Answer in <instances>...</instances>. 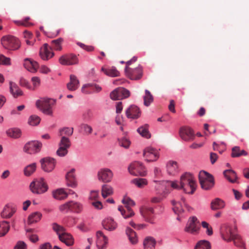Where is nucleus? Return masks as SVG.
I'll return each instance as SVG.
<instances>
[{
	"instance_id": "54",
	"label": "nucleus",
	"mask_w": 249,
	"mask_h": 249,
	"mask_svg": "<svg viewBox=\"0 0 249 249\" xmlns=\"http://www.w3.org/2000/svg\"><path fill=\"white\" fill-rule=\"evenodd\" d=\"M231 241H233L234 245L237 247L240 248L244 247L243 241L242 240L240 236L237 234L234 236Z\"/></svg>"
},
{
	"instance_id": "31",
	"label": "nucleus",
	"mask_w": 249,
	"mask_h": 249,
	"mask_svg": "<svg viewBox=\"0 0 249 249\" xmlns=\"http://www.w3.org/2000/svg\"><path fill=\"white\" fill-rule=\"evenodd\" d=\"M79 86V82L77 77L74 75H70V82L67 84V89L71 91H74Z\"/></svg>"
},
{
	"instance_id": "6",
	"label": "nucleus",
	"mask_w": 249,
	"mask_h": 249,
	"mask_svg": "<svg viewBox=\"0 0 249 249\" xmlns=\"http://www.w3.org/2000/svg\"><path fill=\"white\" fill-rule=\"evenodd\" d=\"M1 41L3 47L7 50L15 51L18 50L20 46L18 39L12 36H3Z\"/></svg>"
},
{
	"instance_id": "9",
	"label": "nucleus",
	"mask_w": 249,
	"mask_h": 249,
	"mask_svg": "<svg viewBox=\"0 0 249 249\" xmlns=\"http://www.w3.org/2000/svg\"><path fill=\"white\" fill-rule=\"evenodd\" d=\"M129 172L134 176H145L146 171L142 164L139 161H134L128 168Z\"/></svg>"
},
{
	"instance_id": "3",
	"label": "nucleus",
	"mask_w": 249,
	"mask_h": 249,
	"mask_svg": "<svg viewBox=\"0 0 249 249\" xmlns=\"http://www.w3.org/2000/svg\"><path fill=\"white\" fill-rule=\"evenodd\" d=\"M153 182L156 184L154 186V189L156 194L166 198L170 193L171 181L170 180L158 181L154 180Z\"/></svg>"
},
{
	"instance_id": "50",
	"label": "nucleus",
	"mask_w": 249,
	"mask_h": 249,
	"mask_svg": "<svg viewBox=\"0 0 249 249\" xmlns=\"http://www.w3.org/2000/svg\"><path fill=\"white\" fill-rule=\"evenodd\" d=\"M7 135L14 138H19L21 135V131L18 128L10 129L6 132Z\"/></svg>"
},
{
	"instance_id": "45",
	"label": "nucleus",
	"mask_w": 249,
	"mask_h": 249,
	"mask_svg": "<svg viewBox=\"0 0 249 249\" xmlns=\"http://www.w3.org/2000/svg\"><path fill=\"white\" fill-rule=\"evenodd\" d=\"M131 182L140 188H142L148 184L147 180L144 178H135Z\"/></svg>"
},
{
	"instance_id": "40",
	"label": "nucleus",
	"mask_w": 249,
	"mask_h": 249,
	"mask_svg": "<svg viewBox=\"0 0 249 249\" xmlns=\"http://www.w3.org/2000/svg\"><path fill=\"white\" fill-rule=\"evenodd\" d=\"M63 41L62 38H59L53 40L51 42L50 50L53 49L56 51H61L62 49L61 44Z\"/></svg>"
},
{
	"instance_id": "60",
	"label": "nucleus",
	"mask_w": 249,
	"mask_h": 249,
	"mask_svg": "<svg viewBox=\"0 0 249 249\" xmlns=\"http://www.w3.org/2000/svg\"><path fill=\"white\" fill-rule=\"evenodd\" d=\"M81 128L84 131L86 135H89L92 133V128L90 125H89L88 124H83L81 125Z\"/></svg>"
},
{
	"instance_id": "25",
	"label": "nucleus",
	"mask_w": 249,
	"mask_h": 249,
	"mask_svg": "<svg viewBox=\"0 0 249 249\" xmlns=\"http://www.w3.org/2000/svg\"><path fill=\"white\" fill-rule=\"evenodd\" d=\"M102 225L105 229L108 231H114L117 227V223L111 218H107L102 221Z\"/></svg>"
},
{
	"instance_id": "55",
	"label": "nucleus",
	"mask_w": 249,
	"mask_h": 249,
	"mask_svg": "<svg viewBox=\"0 0 249 249\" xmlns=\"http://www.w3.org/2000/svg\"><path fill=\"white\" fill-rule=\"evenodd\" d=\"M40 119L38 116L33 115L30 117L28 123L30 125L34 126L40 123Z\"/></svg>"
},
{
	"instance_id": "15",
	"label": "nucleus",
	"mask_w": 249,
	"mask_h": 249,
	"mask_svg": "<svg viewBox=\"0 0 249 249\" xmlns=\"http://www.w3.org/2000/svg\"><path fill=\"white\" fill-rule=\"evenodd\" d=\"M41 168L46 172H51L55 166L56 161L53 158L46 157L41 160Z\"/></svg>"
},
{
	"instance_id": "7",
	"label": "nucleus",
	"mask_w": 249,
	"mask_h": 249,
	"mask_svg": "<svg viewBox=\"0 0 249 249\" xmlns=\"http://www.w3.org/2000/svg\"><path fill=\"white\" fill-rule=\"evenodd\" d=\"M199 180L201 187L204 190H209L214 185V179L212 175L205 171H200L199 174Z\"/></svg>"
},
{
	"instance_id": "44",
	"label": "nucleus",
	"mask_w": 249,
	"mask_h": 249,
	"mask_svg": "<svg viewBox=\"0 0 249 249\" xmlns=\"http://www.w3.org/2000/svg\"><path fill=\"white\" fill-rule=\"evenodd\" d=\"M73 132V129L72 127H63L59 130V136L61 137H70L71 136Z\"/></svg>"
},
{
	"instance_id": "18",
	"label": "nucleus",
	"mask_w": 249,
	"mask_h": 249,
	"mask_svg": "<svg viewBox=\"0 0 249 249\" xmlns=\"http://www.w3.org/2000/svg\"><path fill=\"white\" fill-rule=\"evenodd\" d=\"M221 233L223 239L227 241H231L234 236L237 234L231 227L227 225L222 227L221 230Z\"/></svg>"
},
{
	"instance_id": "57",
	"label": "nucleus",
	"mask_w": 249,
	"mask_h": 249,
	"mask_svg": "<svg viewBox=\"0 0 249 249\" xmlns=\"http://www.w3.org/2000/svg\"><path fill=\"white\" fill-rule=\"evenodd\" d=\"M10 66L11 65V59L3 54H0V65Z\"/></svg>"
},
{
	"instance_id": "13",
	"label": "nucleus",
	"mask_w": 249,
	"mask_h": 249,
	"mask_svg": "<svg viewBox=\"0 0 249 249\" xmlns=\"http://www.w3.org/2000/svg\"><path fill=\"white\" fill-rule=\"evenodd\" d=\"M200 228L199 221L196 216L190 217L185 229L186 232L195 234L196 233Z\"/></svg>"
},
{
	"instance_id": "59",
	"label": "nucleus",
	"mask_w": 249,
	"mask_h": 249,
	"mask_svg": "<svg viewBox=\"0 0 249 249\" xmlns=\"http://www.w3.org/2000/svg\"><path fill=\"white\" fill-rule=\"evenodd\" d=\"M202 227L206 229V233L208 235H212L213 234V229L209 224L205 221H203L201 223Z\"/></svg>"
},
{
	"instance_id": "49",
	"label": "nucleus",
	"mask_w": 249,
	"mask_h": 249,
	"mask_svg": "<svg viewBox=\"0 0 249 249\" xmlns=\"http://www.w3.org/2000/svg\"><path fill=\"white\" fill-rule=\"evenodd\" d=\"M102 70L105 72V73L108 76L112 77L118 76L120 75L119 71L117 70L115 68H112L109 69H102Z\"/></svg>"
},
{
	"instance_id": "52",
	"label": "nucleus",
	"mask_w": 249,
	"mask_h": 249,
	"mask_svg": "<svg viewBox=\"0 0 249 249\" xmlns=\"http://www.w3.org/2000/svg\"><path fill=\"white\" fill-rule=\"evenodd\" d=\"M195 249H211V247L209 242L200 241L196 244Z\"/></svg>"
},
{
	"instance_id": "28",
	"label": "nucleus",
	"mask_w": 249,
	"mask_h": 249,
	"mask_svg": "<svg viewBox=\"0 0 249 249\" xmlns=\"http://www.w3.org/2000/svg\"><path fill=\"white\" fill-rule=\"evenodd\" d=\"M24 66L28 71L33 73L36 72L38 68V64L36 62L28 58L25 59Z\"/></svg>"
},
{
	"instance_id": "17",
	"label": "nucleus",
	"mask_w": 249,
	"mask_h": 249,
	"mask_svg": "<svg viewBox=\"0 0 249 249\" xmlns=\"http://www.w3.org/2000/svg\"><path fill=\"white\" fill-rule=\"evenodd\" d=\"M59 62L63 65H72L77 64L78 60L75 55L71 54L61 56L59 59Z\"/></svg>"
},
{
	"instance_id": "43",
	"label": "nucleus",
	"mask_w": 249,
	"mask_h": 249,
	"mask_svg": "<svg viewBox=\"0 0 249 249\" xmlns=\"http://www.w3.org/2000/svg\"><path fill=\"white\" fill-rule=\"evenodd\" d=\"M113 190L111 186L107 184H104L102 187V196L104 198L112 195Z\"/></svg>"
},
{
	"instance_id": "53",
	"label": "nucleus",
	"mask_w": 249,
	"mask_h": 249,
	"mask_svg": "<svg viewBox=\"0 0 249 249\" xmlns=\"http://www.w3.org/2000/svg\"><path fill=\"white\" fill-rule=\"evenodd\" d=\"M119 145L125 148L129 147L130 144V141L126 137H123L118 139Z\"/></svg>"
},
{
	"instance_id": "51",
	"label": "nucleus",
	"mask_w": 249,
	"mask_h": 249,
	"mask_svg": "<svg viewBox=\"0 0 249 249\" xmlns=\"http://www.w3.org/2000/svg\"><path fill=\"white\" fill-rule=\"evenodd\" d=\"M52 228L53 231L58 235V237H59V235H61L66 231L65 229L63 226H60L56 223L53 224Z\"/></svg>"
},
{
	"instance_id": "27",
	"label": "nucleus",
	"mask_w": 249,
	"mask_h": 249,
	"mask_svg": "<svg viewBox=\"0 0 249 249\" xmlns=\"http://www.w3.org/2000/svg\"><path fill=\"white\" fill-rule=\"evenodd\" d=\"M118 210L120 212L121 215L125 219L131 217L135 215V213L129 206H125V207H124L120 206L118 207Z\"/></svg>"
},
{
	"instance_id": "29",
	"label": "nucleus",
	"mask_w": 249,
	"mask_h": 249,
	"mask_svg": "<svg viewBox=\"0 0 249 249\" xmlns=\"http://www.w3.org/2000/svg\"><path fill=\"white\" fill-rule=\"evenodd\" d=\"M10 92L14 98H17L23 95L22 91L19 88L17 84L13 82H9Z\"/></svg>"
},
{
	"instance_id": "42",
	"label": "nucleus",
	"mask_w": 249,
	"mask_h": 249,
	"mask_svg": "<svg viewBox=\"0 0 249 249\" xmlns=\"http://www.w3.org/2000/svg\"><path fill=\"white\" fill-rule=\"evenodd\" d=\"M247 152L244 150H241L238 146H234L232 148L231 156L233 158L239 157L241 156H247Z\"/></svg>"
},
{
	"instance_id": "58",
	"label": "nucleus",
	"mask_w": 249,
	"mask_h": 249,
	"mask_svg": "<svg viewBox=\"0 0 249 249\" xmlns=\"http://www.w3.org/2000/svg\"><path fill=\"white\" fill-rule=\"evenodd\" d=\"M122 203L124 204L125 206H134L135 205V202L130 197L125 196L122 200Z\"/></svg>"
},
{
	"instance_id": "34",
	"label": "nucleus",
	"mask_w": 249,
	"mask_h": 249,
	"mask_svg": "<svg viewBox=\"0 0 249 249\" xmlns=\"http://www.w3.org/2000/svg\"><path fill=\"white\" fill-rule=\"evenodd\" d=\"M156 240L151 236L146 237L143 242L144 249H154L156 245Z\"/></svg>"
},
{
	"instance_id": "11",
	"label": "nucleus",
	"mask_w": 249,
	"mask_h": 249,
	"mask_svg": "<svg viewBox=\"0 0 249 249\" xmlns=\"http://www.w3.org/2000/svg\"><path fill=\"white\" fill-rule=\"evenodd\" d=\"M124 71L126 76L131 80H139L142 76V69L140 66L135 69L125 67Z\"/></svg>"
},
{
	"instance_id": "38",
	"label": "nucleus",
	"mask_w": 249,
	"mask_h": 249,
	"mask_svg": "<svg viewBox=\"0 0 249 249\" xmlns=\"http://www.w3.org/2000/svg\"><path fill=\"white\" fill-rule=\"evenodd\" d=\"M125 232L127 235L130 242L133 244H135L138 242V238L136 233L131 229L127 227L126 229Z\"/></svg>"
},
{
	"instance_id": "10",
	"label": "nucleus",
	"mask_w": 249,
	"mask_h": 249,
	"mask_svg": "<svg viewBox=\"0 0 249 249\" xmlns=\"http://www.w3.org/2000/svg\"><path fill=\"white\" fill-rule=\"evenodd\" d=\"M42 144L38 141H32L27 142L23 148L25 152L29 154H34L40 151Z\"/></svg>"
},
{
	"instance_id": "46",
	"label": "nucleus",
	"mask_w": 249,
	"mask_h": 249,
	"mask_svg": "<svg viewBox=\"0 0 249 249\" xmlns=\"http://www.w3.org/2000/svg\"><path fill=\"white\" fill-rule=\"evenodd\" d=\"M148 125L146 124L138 128L137 131L142 137L146 138H149L150 137V134L148 130Z\"/></svg>"
},
{
	"instance_id": "39",
	"label": "nucleus",
	"mask_w": 249,
	"mask_h": 249,
	"mask_svg": "<svg viewBox=\"0 0 249 249\" xmlns=\"http://www.w3.org/2000/svg\"><path fill=\"white\" fill-rule=\"evenodd\" d=\"M42 214L38 212L31 213L28 217V223L32 224L38 222L41 218Z\"/></svg>"
},
{
	"instance_id": "1",
	"label": "nucleus",
	"mask_w": 249,
	"mask_h": 249,
	"mask_svg": "<svg viewBox=\"0 0 249 249\" xmlns=\"http://www.w3.org/2000/svg\"><path fill=\"white\" fill-rule=\"evenodd\" d=\"M196 183L194 176L190 173H186L180 177V182L172 181V188L182 189L189 194H193L196 190Z\"/></svg>"
},
{
	"instance_id": "24",
	"label": "nucleus",
	"mask_w": 249,
	"mask_h": 249,
	"mask_svg": "<svg viewBox=\"0 0 249 249\" xmlns=\"http://www.w3.org/2000/svg\"><path fill=\"white\" fill-rule=\"evenodd\" d=\"M125 113L128 118L137 119L140 117L141 112L137 106L132 105L126 109Z\"/></svg>"
},
{
	"instance_id": "14",
	"label": "nucleus",
	"mask_w": 249,
	"mask_h": 249,
	"mask_svg": "<svg viewBox=\"0 0 249 249\" xmlns=\"http://www.w3.org/2000/svg\"><path fill=\"white\" fill-rule=\"evenodd\" d=\"M113 176L112 172L108 168L101 169L97 174L98 179L105 183H108L111 181Z\"/></svg>"
},
{
	"instance_id": "26",
	"label": "nucleus",
	"mask_w": 249,
	"mask_h": 249,
	"mask_svg": "<svg viewBox=\"0 0 249 249\" xmlns=\"http://www.w3.org/2000/svg\"><path fill=\"white\" fill-rule=\"evenodd\" d=\"M74 172L75 169H71L66 176L67 185L72 188H75L77 186Z\"/></svg>"
},
{
	"instance_id": "30",
	"label": "nucleus",
	"mask_w": 249,
	"mask_h": 249,
	"mask_svg": "<svg viewBox=\"0 0 249 249\" xmlns=\"http://www.w3.org/2000/svg\"><path fill=\"white\" fill-rule=\"evenodd\" d=\"M172 210L174 211L175 214L177 215L176 219L180 221L181 218V215L183 212V210L180 203L175 202L172 200Z\"/></svg>"
},
{
	"instance_id": "12",
	"label": "nucleus",
	"mask_w": 249,
	"mask_h": 249,
	"mask_svg": "<svg viewBox=\"0 0 249 249\" xmlns=\"http://www.w3.org/2000/svg\"><path fill=\"white\" fill-rule=\"evenodd\" d=\"M130 92L127 89L123 88H118L112 91L110 94L111 99L114 100H122L127 98Z\"/></svg>"
},
{
	"instance_id": "16",
	"label": "nucleus",
	"mask_w": 249,
	"mask_h": 249,
	"mask_svg": "<svg viewBox=\"0 0 249 249\" xmlns=\"http://www.w3.org/2000/svg\"><path fill=\"white\" fill-rule=\"evenodd\" d=\"M143 155L147 161H155L159 158L158 150L151 147H147L144 150Z\"/></svg>"
},
{
	"instance_id": "64",
	"label": "nucleus",
	"mask_w": 249,
	"mask_h": 249,
	"mask_svg": "<svg viewBox=\"0 0 249 249\" xmlns=\"http://www.w3.org/2000/svg\"><path fill=\"white\" fill-rule=\"evenodd\" d=\"M14 249H26V245L23 241H18L15 246Z\"/></svg>"
},
{
	"instance_id": "35",
	"label": "nucleus",
	"mask_w": 249,
	"mask_h": 249,
	"mask_svg": "<svg viewBox=\"0 0 249 249\" xmlns=\"http://www.w3.org/2000/svg\"><path fill=\"white\" fill-rule=\"evenodd\" d=\"M223 174L225 177L231 182L234 183L236 181L237 177L233 170L231 169L226 170L224 171Z\"/></svg>"
},
{
	"instance_id": "2",
	"label": "nucleus",
	"mask_w": 249,
	"mask_h": 249,
	"mask_svg": "<svg viewBox=\"0 0 249 249\" xmlns=\"http://www.w3.org/2000/svg\"><path fill=\"white\" fill-rule=\"evenodd\" d=\"M83 209L82 205L76 201L71 200L60 205L58 209L63 213H80Z\"/></svg>"
},
{
	"instance_id": "21",
	"label": "nucleus",
	"mask_w": 249,
	"mask_h": 249,
	"mask_svg": "<svg viewBox=\"0 0 249 249\" xmlns=\"http://www.w3.org/2000/svg\"><path fill=\"white\" fill-rule=\"evenodd\" d=\"M48 44H44L40 49L39 55L43 60H48L54 56V53L49 49Z\"/></svg>"
},
{
	"instance_id": "37",
	"label": "nucleus",
	"mask_w": 249,
	"mask_h": 249,
	"mask_svg": "<svg viewBox=\"0 0 249 249\" xmlns=\"http://www.w3.org/2000/svg\"><path fill=\"white\" fill-rule=\"evenodd\" d=\"M68 194L63 189H59L53 192V197L57 200H64L67 198Z\"/></svg>"
},
{
	"instance_id": "63",
	"label": "nucleus",
	"mask_w": 249,
	"mask_h": 249,
	"mask_svg": "<svg viewBox=\"0 0 249 249\" xmlns=\"http://www.w3.org/2000/svg\"><path fill=\"white\" fill-rule=\"evenodd\" d=\"M99 196V192L98 191H91L90 192L89 199L90 200H96Z\"/></svg>"
},
{
	"instance_id": "22",
	"label": "nucleus",
	"mask_w": 249,
	"mask_h": 249,
	"mask_svg": "<svg viewBox=\"0 0 249 249\" xmlns=\"http://www.w3.org/2000/svg\"><path fill=\"white\" fill-rule=\"evenodd\" d=\"M180 137L184 141L192 140L194 138V134L193 130L189 127H182L179 131Z\"/></svg>"
},
{
	"instance_id": "20",
	"label": "nucleus",
	"mask_w": 249,
	"mask_h": 249,
	"mask_svg": "<svg viewBox=\"0 0 249 249\" xmlns=\"http://www.w3.org/2000/svg\"><path fill=\"white\" fill-rule=\"evenodd\" d=\"M96 245L99 249H105L108 243V239L103 233L99 231L96 232Z\"/></svg>"
},
{
	"instance_id": "36",
	"label": "nucleus",
	"mask_w": 249,
	"mask_h": 249,
	"mask_svg": "<svg viewBox=\"0 0 249 249\" xmlns=\"http://www.w3.org/2000/svg\"><path fill=\"white\" fill-rule=\"evenodd\" d=\"M225 202L219 198H216L211 203V208L213 210L222 209L225 207Z\"/></svg>"
},
{
	"instance_id": "32",
	"label": "nucleus",
	"mask_w": 249,
	"mask_h": 249,
	"mask_svg": "<svg viewBox=\"0 0 249 249\" xmlns=\"http://www.w3.org/2000/svg\"><path fill=\"white\" fill-rule=\"evenodd\" d=\"M16 212V209L9 205H6L1 213V216L3 218H9Z\"/></svg>"
},
{
	"instance_id": "48",
	"label": "nucleus",
	"mask_w": 249,
	"mask_h": 249,
	"mask_svg": "<svg viewBox=\"0 0 249 249\" xmlns=\"http://www.w3.org/2000/svg\"><path fill=\"white\" fill-rule=\"evenodd\" d=\"M144 105L148 107L153 101V97L150 92L146 89L145 90V95L143 96Z\"/></svg>"
},
{
	"instance_id": "8",
	"label": "nucleus",
	"mask_w": 249,
	"mask_h": 249,
	"mask_svg": "<svg viewBox=\"0 0 249 249\" xmlns=\"http://www.w3.org/2000/svg\"><path fill=\"white\" fill-rule=\"evenodd\" d=\"M58 148L56 151V154L59 157H63L68 153V149L71 146V142L69 138L67 137H61L58 143Z\"/></svg>"
},
{
	"instance_id": "23",
	"label": "nucleus",
	"mask_w": 249,
	"mask_h": 249,
	"mask_svg": "<svg viewBox=\"0 0 249 249\" xmlns=\"http://www.w3.org/2000/svg\"><path fill=\"white\" fill-rule=\"evenodd\" d=\"M102 89L101 87L95 84H88L83 86L82 91L86 94L98 92Z\"/></svg>"
},
{
	"instance_id": "19",
	"label": "nucleus",
	"mask_w": 249,
	"mask_h": 249,
	"mask_svg": "<svg viewBox=\"0 0 249 249\" xmlns=\"http://www.w3.org/2000/svg\"><path fill=\"white\" fill-rule=\"evenodd\" d=\"M141 215L145 220L149 222H152V217L154 214V209L152 207L142 206L140 208Z\"/></svg>"
},
{
	"instance_id": "33",
	"label": "nucleus",
	"mask_w": 249,
	"mask_h": 249,
	"mask_svg": "<svg viewBox=\"0 0 249 249\" xmlns=\"http://www.w3.org/2000/svg\"><path fill=\"white\" fill-rule=\"evenodd\" d=\"M59 239L68 246H72L74 244V239L71 235L66 231L61 235H59Z\"/></svg>"
},
{
	"instance_id": "56",
	"label": "nucleus",
	"mask_w": 249,
	"mask_h": 249,
	"mask_svg": "<svg viewBox=\"0 0 249 249\" xmlns=\"http://www.w3.org/2000/svg\"><path fill=\"white\" fill-rule=\"evenodd\" d=\"M30 19V17H26L23 20H17L15 21L14 22L18 25L23 26L25 27H28L32 25V24L29 22Z\"/></svg>"
},
{
	"instance_id": "4",
	"label": "nucleus",
	"mask_w": 249,
	"mask_h": 249,
	"mask_svg": "<svg viewBox=\"0 0 249 249\" xmlns=\"http://www.w3.org/2000/svg\"><path fill=\"white\" fill-rule=\"evenodd\" d=\"M48 187L43 178L34 179L30 185V190L35 194H42L48 190Z\"/></svg>"
},
{
	"instance_id": "5",
	"label": "nucleus",
	"mask_w": 249,
	"mask_h": 249,
	"mask_svg": "<svg viewBox=\"0 0 249 249\" xmlns=\"http://www.w3.org/2000/svg\"><path fill=\"white\" fill-rule=\"evenodd\" d=\"M55 101L52 99L41 98L36 102V106L44 114L51 115L52 114V107Z\"/></svg>"
},
{
	"instance_id": "62",
	"label": "nucleus",
	"mask_w": 249,
	"mask_h": 249,
	"mask_svg": "<svg viewBox=\"0 0 249 249\" xmlns=\"http://www.w3.org/2000/svg\"><path fill=\"white\" fill-rule=\"evenodd\" d=\"M158 196H153L151 198L150 201L152 203H160L163 199L165 198L164 197L158 195Z\"/></svg>"
},
{
	"instance_id": "47",
	"label": "nucleus",
	"mask_w": 249,
	"mask_h": 249,
	"mask_svg": "<svg viewBox=\"0 0 249 249\" xmlns=\"http://www.w3.org/2000/svg\"><path fill=\"white\" fill-rule=\"evenodd\" d=\"M36 163H33L26 166L24 169L25 176L29 177L31 176L36 170Z\"/></svg>"
},
{
	"instance_id": "61",
	"label": "nucleus",
	"mask_w": 249,
	"mask_h": 249,
	"mask_svg": "<svg viewBox=\"0 0 249 249\" xmlns=\"http://www.w3.org/2000/svg\"><path fill=\"white\" fill-rule=\"evenodd\" d=\"M31 81L33 85V89H35L40 86V79L38 77H33L31 79Z\"/></svg>"
},
{
	"instance_id": "41",
	"label": "nucleus",
	"mask_w": 249,
	"mask_h": 249,
	"mask_svg": "<svg viewBox=\"0 0 249 249\" xmlns=\"http://www.w3.org/2000/svg\"><path fill=\"white\" fill-rule=\"evenodd\" d=\"M10 229L9 223L6 221L0 222V237L4 236Z\"/></svg>"
}]
</instances>
